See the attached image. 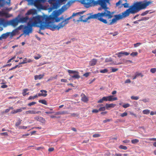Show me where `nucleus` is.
Segmentation results:
<instances>
[{"label":"nucleus","mask_w":156,"mask_h":156,"mask_svg":"<svg viewBox=\"0 0 156 156\" xmlns=\"http://www.w3.org/2000/svg\"><path fill=\"white\" fill-rule=\"evenodd\" d=\"M109 0H99L98 4L100 5L102 9H105V11L101 13H98L94 15H90L87 17L85 18L86 15L83 16L81 17L83 21L87 22L88 20L91 19H97L100 21L105 24L108 23L107 20L102 18L103 17H105L108 19H110L113 17V12H111L110 11L107 10V3H108ZM81 3L84 6L87 8L90 7L95 5L97 2L95 1L94 0H81Z\"/></svg>","instance_id":"obj_1"},{"label":"nucleus","mask_w":156,"mask_h":156,"mask_svg":"<svg viewBox=\"0 0 156 156\" xmlns=\"http://www.w3.org/2000/svg\"><path fill=\"white\" fill-rule=\"evenodd\" d=\"M83 12H80L76 13H74L71 16L64 20L58 25L49 24L47 23L49 22L50 21H55L56 22H58L60 21L61 19H63L62 16L60 18L58 17L59 14L57 11H54L49 16L46 15H44L42 16L40 15V17L43 25L45 26V29H47L54 31L55 30H59L60 29L63 28L68 24L69 22L68 20L72 17L76 16L77 15L83 14Z\"/></svg>","instance_id":"obj_2"},{"label":"nucleus","mask_w":156,"mask_h":156,"mask_svg":"<svg viewBox=\"0 0 156 156\" xmlns=\"http://www.w3.org/2000/svg\"><path fill=\"white\" fill-rule=\"evenodd\" d=\"M152 1L145 0L143 1L137 2L134 3L128 9L122 12L121 14L115 15L114 18L111 20H110V22L108 23V25H111L113 24L116 23L117 20L129 16L130 13L134 14L140 10L145 9L147 6L152 4Z\"/></svg>","instance_id":"obj_3"},{"label":"nucleus","mask_w":156,"mask_h":156,"mask_svg":"<svg viewBox=\"0 0 156 156\" xmlns=\"http://www.w3.org/2000/svg\"><path fill=\"white\" fill-rule=\"evenodd\" d=\"M33 27H39L40 30H45V26L43 25L40 15H38L30 18L27 26H24L23 33L26 35H29L30 33H32Z\"/></svg>","instance_id":"obj_4"},{"label":"nucleus","mask_w":156,"mask_h":156,"mask_svg":"<svg viewBox=\"0 0 156 156\" xmlns=\"http://www.w3.org/2000/svg\"><path fill=\"white\" fill-rule=\"evenodd\" d=\"M20 16V15H19L17 17L15 18L9 20V24L14 27H15L17 26L19 23V18Z\"/></svg>","instance_id":"obj_5"},{"label":"nucleus","mask_w":156,"mask_h":156,"mask_svg":"<svg viewBox=\"0 0 156 156\" xmlns=\"http://www.w3.org/2000/svg\"><path fill=\"white\" fill-rule=\"evenodd\" d=\"M104 101H116L118 100V98L116 97H114V96L110 95L107 97H103Z\"/></svg>","instance_id":"obj_6"},{"label":"nucleus","mask_w":156,"mask_h":156,"mask_svg":"<svg viewBox=\"0 0 156 156\" xmlns=\"http://www.w3.org/2000/svg\"><path fill=\"white\" fill-rule=\"evenodd\" d=\"M34 6L38 9H43V6L41 4L40 1L39 0H35L33 3Z\"/></svg>","instance_id":"obj_7"},{"label":"nucleus","mask_w":156,"mask_h":156,"mask_svg":"<svg viewBox=\"0 0 156 156\" xmlns=\"http://www.w3.org/2000/svg\"><path fill=\"white\" fill-rule=\"evenodd\" d=\"M29 19V18L27 16H26L25 17H22L19 18V23H27Z\"/></svg>","instance_id":"obj_8"},{"label":"nucleus","mask_w":156,"mask_h":156,"mask_svg":"<svg viewBox=\"0 0 156 156\" xmlns=\"http://www.w3.org/2000/svg\"><path fill=\"white\" fill-rule=\"evenodd\" d=\"M129 54V53L127 52L121 51L116 54V55H117L118 57L120 58L123 55H128Z\"/></svg>","instance_id":"obj_9"},{"label":"nucleus","mask_w":156,"mask_h":156,"mask_svg":"<svg viewBox=\"0 0 156 156\" xmlns=\"http://www.w3.org/2000/svg\"><path fill=\"white\" fill-rule=\"evenodd\" d=\"M37 14L36 10L35 9H31L28 10L26 14V15H28L31 14L35 15Z\"/></svg>","instance_id":"obj_10"},{"label":"nucleus","mask_w":156,"mask_h":156,"mask_svg":"<svg viewBox=\"0 0 156 156\" xmlns=\"http://www.w3.org/2000/svg\"><path fill=\"white\" fill-rule=\"evenodd\" d=\"M40 111H36L34 110H28L25 112V114H40L41 113Z\"/></svg>","instance_id":"obj_11"},{"label":"nucleus","mask_w":156,"mask_h":156,"mask_svg":"<svg viewBox=\"0 0 156 156\" xmlns=\"http://www.w3.org/2000/svg\"><path fill=\"white\" fill-rule=\"evenodd\" d=\"M0 16L5 17L6 18H9L10 16L8 13L5 12L3 11H0Z\"/></svg>","instance_id":"obj_12"},{"label":"nucleus","mask_w":156,"mask_h":156,"mask_svg":"<svg viewBox=\"0 0 156 156\" xmlns=\"http://www.w3.org/2000/svg\"><path fill=\"white\" fill-rule=\"evenodd\" d=\"M40 92L42 93H39L38 94V96H43L45 97L47 96V94H46L47 91L46 90H40Z\"/></svg>","instance_id":"obj_13"},{"label":"nucleus","mask_w":156,"mask_h":156,"mask_svg":"<svg viewBox=\"0 0 156 156\" xmlns=\"http://www.w3.org/2000/svg\"><path fill=\"white\" fill-rule=\"evenodd\" d=\"M97 62V60L93 58L90 61L89 64L90 66H94L96 65Z\"/></svg>","instance_id":"obj_14"},{"label":"nucleus","mask_w":156,"mask_h":156,"mask_svg":"<svg viewBox=\"0 0 156 156\" xmlns=\"http://www.w3.org/2000/svg\"><path fill=\"white\" fill-rule=\"evenodd\" d=\"M149 19V17H143V18H142L141 19L139 20H137L134 21L133 22V23H134V24L138 23V22H140V21H143V20H148V19Z\"/></svg>","instance_id":"obj_15"},{"label":"nucleus","mask_w":156,"mask_h":156,"mask_svg":"<svg viewBox=\"0 0 156 156\" xmlns=\"http://www.w3.org/2000/svg\"><path fill=\"white\" fill-rule=\"evenodd\" d=\"M10 34V32H7L6 33L3 34L1 35L2 39H6Z\"/></svg>","instance_id":"obj_16"},{"label":"nucleus","mask_w":156,"mask_h":156,"mask_svg":"<svg viewBox=\"0 0 156 156\" xmlns=\"http://www.w3.org/2000/svg\"><path fill=\"white\" fill-rule=\"evenodd\" d=\"M106 107L107 109H108V108H113L116 106L115 104H106Z\"/></svg>","instance_id":"obj_17"},{"label":"nucleus","mask_w":156,"mask_h":156,"mask_svg":"<svg viewBox=\"0 0 156 156\" xmlns=\"http://www.w3.org/2000/svg\"><path fill=\"white\" fill-rule=\"evenodd\" d=\"M67 9V6L65 5L63 6L59 10V11L60 13H62L64 12Z\"/></svg>","instance_id":"obj_18"},{"label":"nucleus","mask_w":156,"mask_h":156,"mask_svg":"<svg viewBox=\"0 0 156 156\" xmlns=\"http://www.w3.org/2000/svg\"><path fill=\"white\" fill-rule=\"evenodd\" d=\"M44 76V75H42L41 74L39 75H35L34 76V79L35 80H37L38 79H39V80L41 79Z\"/></svg>","instance_id":"obj_19"},{"label":"nucleus","mask_w":156,"mask_h":156,"mask_svg":"<svg viewBox=\"0 0 156 156\" xmlns=\"http://www.w3.org/2000/svg\"><path fill=\"white\" fill-rule=\"evenodd\" d=\"M79 74V73L78 72V73H76L73 75L71 76V78L76 79H79L80 76Z\"/></svg>","instance_id":"obj_20"},{"label":"nucleus","mask_w":156,"mask_h":156,"mask_svg":"<svg viewBox=\"0 0 156 156\" xmlns=\"http://www.w3.org/2000/svg\"><path fill=\"white\" fill-rule=\"evenodd\" d=\"M55 115H64L65 114H67V113L66 111L63 112H55Z\"/></svg>","instance_id":"obj_21"},{"label":"nucleus","mask_w":156,"mask_h":156,"mask_svg":"<svg viewBox=\"0 0 156 156\" xmlns=\"http://www.w3.org/2000/svg\"><path fill=\"white\" fill-rule=\"evenodd\" d=\"M81 100L84 102H86L88 101V99L86 96L85 95H84L81 98Z\"/></svg>","instance_id":"obj_22"},{"label":"nucleus","mask_w":156,"mask_h":156,"mask_svg":"<svg viewBox=\"0 0 156 156\" xmlns=\"http://www.w3.org/2000/svg\"><path fill=\"white\" fill-rule=\"evenodd\" d=\"M39 103H41L44 105H47V103L46 100H40L38 101Z\"/></svg>","instance_id":"obj_23"},{"label":"nucleus","mask_w":156,"mask_h":156,"mask_svg":"<svg viewBox=\"0 0 156 156\" xmlns=\"http://www.w3.org/2000/svg\"><path fill=\"white\" fill-rule=\"evenodd\" d=\"M68 72L69 74H75L76 73H78V72L77 71L71 70H68Z\"/></svg>","instance_id":"obj_24"},{"label":"nucleus","mask_w":156,"mask_h":156,"mask_svg":"<svg viewBox=\"0 0 156 156\" xmlns=\"http://www.w3.org/2000/svg\"><path fill=\"white\" fill-rule=\"evenodd\" d=\"M28 89L27 88L23 89L22 92L23 95L24 96H25L26 95V93H27V92L28 91Z\"/></svg>","instance_id":"obj_25"},{"label":"nucleus","mask_w":156,"mask_h":156,"mask_svg":"<svg viewBox=\"0 0 156 156\" xmlns=\"http://www.w3.org/2000/svg\"><path fill=\"white\" fill-rule=\"evenodd\" d=\"M131 143L133 144H136L139 142V140L137 139H134L131 140Z\"/></svg>","instance_id":"obj_26"},{"label":"nucleus","mask_w":156,"mask_h":156,"mask_svg":"<svg viewBox=\"0 0 156 156\" xmlns=\"http://www.w3.org/2000/svg\"><path fill=\"white\" fill-rule=\"evenodd\" d=\"M39 121L43 123H45L46 122L45 120L42 117H41Z\"/></svg>","instance_id":"obj_27"},{"label":"nucleus","mask_w":156,"mask_h":156,"mask_svg":"<svg viewBox=\"0 0 156 156\" xmlns=\"http://www.w3.org/2000/svg\"><path fill=\"white\" fill-rule=\"evenodd\" d=\"M150 113V111L148 109L144 110L143 111V113L144 114H148Z\"/></svg>","instance_id":"obj_28"},{"label":"nucleus","mask_w":156,"mask_h":156,"mask_svg":"<svg viewBox=\"0 0 156 156\" xmlns=\"http://www.w3.org/2000/svg\"><path fill=\"white\" fill-rule=\"evenodd\" d=\"M26 109V107H22L20 108V109H16L17 112H21L23 110H25Z\"/></svg>","instance_id":"obj_29"},{"label":"nucleus","mask_w":156,"mask_h":156,"mask_svg":"<svg viewBox=\"0 0 156 156\" xmlns=\"http://www.w3.org/2000/svg\"><path fill=\"white\" fill-rule=\"evenodd\" d=\"M119 148L121 149H123V150H126L127 149V147L126 146H123L122 145H121L119 146Z\"/></svg>","instance_id":"obj_30"},{"label":"nucleus","mask_w":156,"mask_h":156,"mask_svg":"<svg viewBox=\"0 0 156 156\" xmlns=\"http://www.w3.org/2000/svg\"><path fill=\"white\" fill-rule=\"evenodd\" d=\"M22 121V120L19 119L18 121L15 124L16 126H19L21 124Z\"/></svg>","instance_id":"obj_31"},{"label":"nucleus","mask_w":156,"mask_h":156,"mask_svg":"<svg viewBox=\"0 0 156 156\" xmlns=\"http://www.w3.org/2000/svg\"><path fill=\"white\" fill-rule=\"evenodd\" d=\"M108 72V70L106 69H105L102 70H101L100 72L101 73H107Z\"/></svg>","instance_id":"obj_32"},{"label":"nucleus","mask_w":156,"mask_h":156,"mask_svg":"<svg viewBox=\"0 0 156 156\" xmlns=\"http://www.w3.org/2000/svg\"><path fill=\"white\" fill-rule=\"evenodd\" d=\"M150 11V10H149L146 11H145L142 13L141 14V16H144L147 14L149 13Z\"/></svg>","instance_id":"obj_33"},{"label":"nucleus","mask_w":156,"mask_h":156,"mask_svg":"<svg viewBox=\"0 0 156 156\" xmlns=\"http://www.w3.org/2000/svg\"><path fill=\"white\" fill-rule=\"evenodd\" d=\"M135 74L136 75L137 77L140 76L141 77H142L144 76V75L141 73H139L138 72H136Z\"/></svg>","instance_id":"obj_34"},{"label":"nucleus","mask_w":156,"mask_h":156,"mask_svg":"<svg viewBox=\"0 0 156 156\" xmlns=\"http://www.w3.org/2000/svg\"><path fill=\"white\" fill-rule=\"evenodd\" d=\"M71 116L72 117H78L79 116V114L77 113H71Z\"/></svg>","instance_id":"obj_35"},{"label":"nucleus","mask_w":156,"mask_h":156,"mask_svg":"<svg viewBox=\"0 0 156 156\" xmlns=\"http://www.w3.org/2000/svg\"><path fill=\"white\" fill-rule=\"evenodd\" d=\"M150 71L151 73H154L156 72V68H153L151 69Z\"/></svg>","instance_id":"obj_36"},{"label":"nucleus","mask_w":156,"mask_h":156,"mask_svg":"<svg viewBox=\"0 0 156 156\" xmlns=\"http://www.w3.org/2000/svg\"><path fill=\"white\" fill-rule=\"evenodd\" d=\"M5 23V20L2 18H0V25H3Z\"/></svg>","instance_id":"obj_37"},{"label":"nucleus","mask_w":156,"mask_h":156,"mask_svg":"<svg viewBox=\"0 0 156 156\" xmlns=\"http://www.w3.org/2000/svg\"><path fill=\"white\" fill-rule=\"evenodd\" d=\"M131 98L133 100H137L139 99V97L138 96H132Z\"/></svg>","instance_id":"obj_38"},{"label":"nucleus","mask_w":156,"mask_h":156,"mask_svg":"<svg viewBox=\"0 0 156 156\" xmlns=\"http://www.w3.org/2000/svg\"><path fill=\"white\" fill-rule=\"evenodd\" d=\"M138 55V53L137 52H133L130 54V55L134 57Z\"/></svg>","instance_id":"obj_39"},{"label":"nucleus","mask_w":156,"mask_h":156,"mask_svg":"<svg viewBox=\"0 0 156 156\" xmlns=\"http://www.w3.org/2000/svg\"><path fill=\"white\" fill-rule=\"evenodd\" d=\"M122 106L124 108H126L130 106V105L128 103H127L123 105Z\"/></svg>","instance_id":"obj_40"},{"label":"nucleus","mask_w":156,"mask_h":156,"mask_svg":"<svg viewBox=\"0 0 156 156\" xmlns=\"http://www.w3.org/2000/svg\"><path fill=\"white\" fill-rule=\"evenodd\" d=\"M106 107L105 106H104L103 107H100L99 109V111H104L106 109Z\"/></svg>","instance_id":"obj_41"},{"label":"nucleus","mask_w":156,"mask_h":156,"mask_svg":"<svg viewBox=\"0 0 156 156\" xmlns=\"http://www.w3.org/2000/svg\"><path fill=\"white\" fill-rule=\"evenodd\" d=\"M127 112H124L122 113L121 114L120 116L122 117H125V116H127Z\"/></svg>","instance_id":"obj_42"},{"label":"nucleus","mask_w":156,"mask_h":156,"mask_svg":"<svg viewBox=\"0 0 156 156\" xmlns=\"http://www.w3.org/2000/svg\"><path fill=\"white\" fill-rule=\"evenodd\" d=\"M111 68L112 72H115L118 70V68H115L112 67H111Z\"/></svg>","instance_id":"obj_43"},{"label":"nucleus","mask_w":156,"mask_h":156,"mask_svg":"<svg viewBox=\"0 0 156 156\" xmlns=\"http://www.w3.org/2000/svg\"><path fill=\"white\" fill-rule=\"evenodd\" d=\"M36 104V102H32L31 103H29L28 104V105L29 106H31L32 105H34L35 104Z\"/></svg>","instance_id":"obj_44"},{"label":"nucleus","mask_w":156,"mask_h":156,"mask_svg":"<svg viewBox=\"0 0 156 156\" xmlns=\"http://www.w3.org/2000/svg\"><path fill=\"white\" fill-rule=\"evenodd\" d=\"M41 55H40V54H38L37 55V56H34V58L36 60H37V59H39V58H41Z\"/></svg>","instance_id":"obj_45"},{"label":"nucleus","mask_w":156,"mask_h":156,"mask_svg":"<svg viewBox=\"0 0 156 156\" xmlns=\"http://www.w3.org/2000/svg\"><path fill=\"white\" fill-rule=\"evenodd\" d=\"M13 109V108L12 107H9V108L5 109V113H7L10 111V109Z\"/></svg>","instance_id":"obj_46"},{"label":"nucleus","mask_w":156,"mask_h":156,"mask_svg":"<svg viewBox=\"0 0 156 156\" xmlns=\"http://www.w3.org/2000/svg\"><path fill=\"white\" fill-rule=\"evenodd\" d=\"M100 136H101L99 134H98V133L95 134L93 135V137H95V138L99 137Z\"/></svg>","instance_id":"obj_47"},{"label":"nucleus","mask_w":156,"mask_h":156,"mask_svg":"<svg viewBox=\"0 0 156 156\" xmlns=\"http://www.w3.org/2000/svg\"><path fill=\"white\" fill-rule=\"evenodd\" d=\"M112 61V59L111 58H106L105 59V62H111Z\"/></svg>","instance_id":"obj_48"},{"label":"nucleus","mask_w":156,"mask_h":156,"mask_svg":"<svg viewBox=\"0 0 156 156\" xmlns=\"http://www.w3.org/2000/svg\"><path fill=\"white\" fill-rule=\"evenodd\" d=\"M27 128V126H20L19 127V128L20 129H26Z\"/></svg>","instance_id":"obj_49"},{"label":"nucleus","mask_w":156,"mask_h":156,"mask_svg":"<svg viewBox=\"0 0 156 156\" xmlns=\"http://www.w3.org/2000/svg\"><path fill=\"white\" fill-rule=\"evenodd\" d=\"M99 111V109L98 110V109H94L92 110V113H97Z\"/></svg>","instance_id":"obj_50"},{"label":"nucleus","mask_w":156,"mask_h":156,"mask_svg":"<svg viewBox=\"0 0 156 156\" xmlns=\"http://www.w3.org/2000/svg\"><path fill=\"white\" fill-rule=\"evenodd\" d=\"M141 44V43H137L136 44H134V47H137L138 46L140 45Z\"/></svg>","instance_id":"obj_51"},{"label":"nucleus","mask_w":156,"mask_h":156,"mask_svg":"<svg viewBox=\"0 0 156 156\" xmlns=\"http://www.w3.org/2000/svg\"><path fill=\"white\" fill-rule=\"evenodd\" d=\"M124 7L125 8H127L128 7L129 4L127 3H126L123 4Z\"/></svg>","instance_id":"obj_52"},{"label":"nucleus","mask_w":156,"mask_h":156,"mask_svg":"<svg viewBox=\"0 0 156 156\" xmlns=\"http://www.w3.org/2000/svg\"><path fill=\"white\" fill-rule=\"evenodd\" d=\"M15 30H13L12 32H10V34H11V36L15 35Z\"/></svg>","instance_id":"obj_53"},{"label":"nucleus","mask_w":156,"mask_h":156,"mask_svg":"<svg viewBox=\"0 0 156 156\" xmlns=\"http://www.w3.org/2000/svg\"><path fill=\"white\" fill-rule=\"evenodd\" d=\"M12 65V64L11 63H9V64H6V65H4V66H2V68H4V67H5L6 66H11Z\"/></svg>","instance_id":"obj_54"},{"label":"nucleus","mask_w":156,"mask_h":156,"mask_svg":"<svg viewBox=\"0 0 156 156\" xmlns=\"http://www.w3.org/2000/svg\"><path fill=\"white\" fill-rule=\"evenodd\" d=\"M124 62L125 63L129 62L131 63H133V62L132 61L130 60H124Z\"/></svg>","instance_id":"obj_55"},{"label":"nucleus","mask_w":156,"mask_h":156,"mask_svg":"<svg viewBox=\"0 0 156 156\" xmlns=\"http://www.w3.org/2000/svg\"><path fill=\"white\" fill-rule=\"evenodd\" d=\"M24 26L23 25H21L19 26L17 28L19 30H20L23 28H24Z\"/></svg>","instance_id":"obj_56"},{"label":"nucleus","mask_w":156,"mask_h":156,"mask_svg":"<svg viewBox=\"0 0 156 156\" xmlns=\"http://www.w3.org/2000/svg\"><path fill=\"white\" fill-rule=\"evenodd\" d=\"M4 0H0V5L2 6L4 5Z\"/></svg>","instance_id":"obj_57"},{"label":"nucleus","mask_w":156,"mask_h":156,"mask_svg":"<svg viewBox=\"0 0 156 156\" xmlns=\"http://www.w3.org/2000/svg\"><path fill=\"white\" fill-rule=\"evenodd\" d=\"M44 149V147H37V148L36 149L37 150H39L40 149Z\"/></svg>","instance_id":"obj_58"},{"label":"nucleus","mask_w":156,"mask_h":156,"mask_svg":"<svg viewBox=\"0 0 156 156\" xmlns=\"http://www.w3.org/2000/svg\"><path fill=\"white\" fill-rule=\"evenodd\" d=\"M0 134L1 135H5L6 136H8V133L7 132H3V133H0Z\"/></svg>","instance_id":"obj_59"},{"label":"nucleus","mask_w":156,"mask_h":156,"mask_svg":"<svg viewBox=\"0 0 156 156\" xmlns=\"http://www.w3.org/2000/svg\"><path fill=\"white\" fill-rule=\"evenodd\" d=\"M103 101H104V100H103V98H102L100 99L98 101V103H102Z\"/></svg>","instance_id":"obj_60"},{"label":"nucleus","mask_w":156,"mask_h":156,"mask_svg":"<svg viewBox=\"0 0 156 156\" xmlns=\"http://www.w3.org/2000/svg\"><path fill=\"white\" fill-rule=\"evenodd\" d=\"M45 113L47 114H54L55 113L54 112H45Z\"/></svg>","instance_id":"obj_61"},{"label":"nucleus","mask_w":156,"mask_h":156,"mask_svg":"<svg viewBox=\"0 0 156 156\" xmlns=\"http://www.w3.org/2000/svg\"><path fill=\"white\" fill-rule=\"evenodd\" d=\"M54 150V149L53 147H51L48 149V151L50 152H51L53 151Z\"/></svg>","instance_id":"obj_62"},{"label":"nucleus","mask_w":156,"mask_h":156,"mask_svg":"<svg viewBox=\"0 0 156 156\" xmlns=\"http://www.w3.org/2000/svg\"><path fill=\"white\" fill-rule=\"evenodd\" d=\"M149 99H144L142 100V101L144 102H148Z\"/></svg>","instance_id":"obj_63"},{"label":"nucleus","mask_w":156,"mask_h":156,"mask_svg":"<svg viewBox=\"0 0 156 156\" xmlns=\"http://www.w3.org/2000/svg\"><path fill=\"white\" fill-rule=\"evenodd\" d=\"M61 81L62 82H67V80L66 79H61Z\"/></svg>","instance_id":"obj_64"}]
</instances>
